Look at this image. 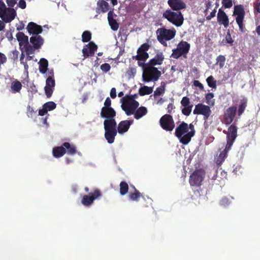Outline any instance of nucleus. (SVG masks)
<instances>
[{"label": "nucleus", "instance_id": "1", "mask_svg": "<svg viewBox=\"0 0 260 260\" xmlns=\"http://www.w3.org/2000/svg\"><path fill=\"white\" fill-rule=\"evenodd\" d=\"M176 34L174 28L167 29L165 27H160L156 31L158 41L164 46H167V41L173 39Z\"/></svg>", "mask_w": 260, "mask_h": 260}, {"label": "nucleus", "instance_id": "2", "mask_svg": "<svg viewBox=\"0 0 260 260\" xmlns=\"http://www.w3.org/2000/svg\"><path fill=\"white\" fill-rule=\"evenodd\" d=\"M120 101L122 103L121 108L127 116L133 115L134 110L139 106V102L134 100V97L128 96V95L123 97Z\"/></svg>", "mask_w": 260, "mask_h": 260}, {"label": "nucleus", "instance_id": "3", "mask_svg": "<svg viewBox=\"0 0 260 260\" xmlns=\"http://www.w3.org/2000/svg\"><path fill=\"white\" fill-rule=\"evenodd\" d=\"M162 17L174 25L181 26L184 21L183 15L181 12H174L171 9H167L162 14Z\"/></svg>", "mask_w": 260, "mask_h": 260}, {"label": "nucleus", "instance_id": "4", "mask_svg": "<svg viewBox=\"0 0 260 260\" xmlns=\"http://www.w3.org/2000/svg\"><path fill=\"white\" fill-rule=\"evenodd\" d=\"M190 48L189 43L186 41H181L178 44L177 47L172 50L170 57L177 59L183 56L184 58H186Z\"/></svg>", "mask_w": 260, "mask_h": 260}, {"label": "nucleus", "instance_id": "5", "mask_svg": "<svg viewBox=\"0 0 260 260\" xmlns=\"http://www.w3.org/2000/svg\"><path fill=\"white\" fill-rule=\"evenodd\" d=\"M143 78L144 81L149 82L151 80L157 81L161 75L160 71L154 67L143 66Z\"/></svg>", "mask_w": 260, "mask_h": 260}, {"label": "nucleus", "instance_id": "6", "mask_svg": "<svg viewBox=\"0 0 260 260\" xmlns=\"http://www.w3.org/2000/svg\"><path fill=\"white\" fill-rule=\"evenodd\" d=\"M112 122L104 121V126L105 129V138L109 144H112L114 142L115 138L117 135V131L116 129L117 123H114Z\"/></svg>", "mask_w": 260, "mask_h": 260}, {"label": "nucleus", "instance_id": "7", "mask_svg": "<svg viewBox=\"0 0 260 260\" xmlns=\"http://www.w3.org/2000/svg\"><path fill=\"white\" fill-rule=\"evenodd\" d=\"M16 16V12L11 8H7L4 2H0V17L5 23L11 22Z\"/></svg>", "mask_w": 260, "mask_h": 260}, {"label": "nucleus", "instance_id": "8", "mask_svg": "<svg viewBox=\"0 0 260 260\" xmlns=\"http://www.w3.org/2000/svg\"><path fill=\"white\" fill-rule=\"evenodd\" d=\"M150 46L148 43H144L137 50V55L133 58L138 60V64L140 67L145 66V62L149 58V54L147 51L149 49Z\"/></svg>", "mask_w": 260, "mask_h": 260}, {"label": "nucleus", "instance_id": "9", "mask_svg": "<svg viewBox=\"0 0 260 260\" xmlns=\"http://www.w3.org/2000/svg\"><path fill=\"white\" fill-rule=\"evenodd\" d=\"M188 132V124L183 121L178 126H177L175 129V135L177 137L180 142L183 145L188 144L191 141V139H184L185 134Z\"/></svg>", "mask_w": 260, "mask_h": 260}, {"label": "nucleus", "instance_id": "10", "mask_svg": "<svg viewBox=\"0 0 260 260\" xmlns=\"http://www.w3.org/2000/svg\"><path fill=\"white\" fill-rule=\"evenodd\" d=\"M234 15H236V21L239 27V30L241 32H245V25L243 23L245 12L243 6L239 5L234 7Z\"/></svg>", "mask_w": 260, "mask_h": 260}, {"label": "nucleus", "instance_id": "11", "mask_svg": "<svg viewBox=\"0 0 260 260\" xmlns=\"http://www.w3.org/2000/svg\"><path fill=\"white\" fill-rule=\"evenodd\" d=\"M205 176V171L202 169H197L190 175L189 182L191 186H200Z\"/></svg>", "mask_w": 260, "mask_h": 260}, {"label": "nucleus", "instance_id": "12", "mask_svg": "<svg viewBox=\"0 0 260 260\" xmlns=\"http://www.w3.org/2000/svg\"><path fill=\"white\" fill-rule=\"evenodd\" d=\"M16 38L19 42L20 48L22 50V47L25 49L26 54H32V48L29 43L28 36L21 31H19L16 34Z\"/></svg>", "mask_w": 260, "mask_h": 260}, {"label": "nucleus", "instance_id": "13", "mask_svg": "<svg viewBox=\"0 0 260 260\" xmlns=\"http://www.w3.org/2000/svg\"><path fill=\"white\" fill-rule=\"evenodd\" d=\"M159 123L163 129L169 132L173 131L175 126L173 117L170 114L163 115L159 120Z\"/></svg>", "mask_w": 260, "mask_h": 260}, {"label": "nucleus", "instance_id": "14", "mask_svg": "<svg viewBox=\"0 0 260 260\" xmlns=\"http://www.w3.org/2000/svg\"><path fill=\"white\" fill-rule=\"evenodd\" d=\"M102 196V192L99 189H95L93 192L89 193V195H84L81 199V203L85 206H91L94 201Z\"/></svg>", "mask_w": 260, "mask_h": 260}, {"label": "nucleus", "instance_id": "15", "mask_svg": "<svg viewBox=\"0 0 260 260\" xmlns=\"http://www.w3.org/2000/svg\"><path fill=\"white\" fill-rule=\"evenodd\" d=\"M193 113L203 115L204 120H206L210 116L211 111L209 106L199 103L196 105Z\"/></svg>", "mask_w": 260, "mask_h": 260}, {"label": "nucleus", "instance_id": "16", "mask_svg": "<svg viewBox=\"0 0 260 260\" xmlns=\"http://www.w3.org/2000/svg\"><path fill=\"white\" fill-rule=\"evenodd\" d=\"M237 137V127L235 124L231 125L228 128L226 134V145L228 147H232Z\"/></svg>", "mask_w": 260, "mask_h": 260}, {"label": "nucleus", "instance_id": "17", "mask_svg": "<svg viewBox=\"0 0 260 260\" xmlns=\"http://www.w3.org/2000/svg\"><path fill=\"white\" fill-rule=\"evenodd\" d=\"M115 116L116 112L112 108H102L101 117L106 118L104 121H107V122L112 121V123H116V121L114 119Z\"/></svg>", "mask_w": 260, "mask_h": 260}, {"label": "nucleus", "instance_id": "18", "mask_svg": "<svg viewBox=\"0 0 260 260\" xmlns=\"http://www.w3.org/2000/svg\"><path fill=\"white\" fill-rule=\"evenodd\" d=\"M237 107L235 106L228 108L223 115V122L226 125L230 124L235 117Z\"/></svg>", "mask_w": 260, "mask_h": 260}, {"label": "nucleus", "instance_id": "19", "mask_svg": "<svg viewBox=\"0 0 260 260\" xmlns=\"http://www.w3.org/2000/svg\"><path fill=\"white\" fill-rule=\"evenodd\" d=\"M98 46L93 42H90L82 49L83 56L84 58L94 55L97 50Z\"/></svg>", "mask_w": 260, "mask_h": 260}, {"label": "nucleus", "instance_id": "20", "mask_svg": "<svg viewBox=\"0 0 260 260\" xmlns=\"http://www.w3.org/2000/svg\"><path fill=\"white\" fill-rule=\"evenodd\" d=\"M55 85V81L54 78L48 77L46 80V86L44 87L45 94L48 98L52 96Z\"/></svg>", "mask_w": 260, "mask_h": 260}, {"label": "nucleus", "instance_id": "21", "mask_svg": "<svg viewBox=\"0 0 260 260\" xmlns=\"http://www.w3.org/2000/svg\"><path fill=\"white\" fill-rule=\"evenodd\" d=\"M168 4L171 10L177 12H180V10L186 7V5L182 0H168Z\"/></svg>", "mask_w": 260, "mask_h": 260}, {"label": "nucleus", "instance_id": "22", "mask_svg": "<svg viewBox=\"0 0 260 260\" xmlns=\"http://www.w3.org/2000/svg\"><path fill=\"white\" fill-rule=\"evenodd\" d=\"M217 20L220 25H223L225 28H227L229 25L228 16L221 8L218 10Z\"/></svg>", "mask_w": 260, "mask_h": 260}, {"label": "nucleus", "instance_id": "23", "mask_svg": "<svg viewBox=\"0 0 260 260\" xmlns=\"http://www.w3.org/2000/svg\"><path fill=\"white\" fill-rule=\"evenodd\" d=\"M133 123V120H125L120 121L116 127L117 132L120 134L126 133Z\"/></svg>", "mask_w": 260, "mask_h": 260}, {"label": "nucleus", "instance_id": "24", "mask_svg": "<svg viewBox=\"0 0 260 260\" xmlns=\"http://www.w3.org/2000/svg\"><path fill=\"white\" fill-rule=\"evenodd\" d=\"M165 59L164 55L161 52H158L155 56L151 59L145 66L154 67L157 65L162 64Z\"/></svg>", "mask_w": 260, "mask_h": 260}, {"label": "nucleus", "instance_id": "25", "mask_svg": "<svg viewBox=\"0 0 260 260\" xmlns=\"http://www.w3.org/2000/svg\"><path fill=\"white\" fill-rule=\"evenodd\" d=\"M30 42L32 44V54L35 49H39L44 44V39L40 36H32L30 38Z\"/></svg>", "mask_w": 260, "mask_h": 260}, {"label": "nucleus", "instance_id": "26", "mask_svg": "<svg viewBox=\"0 0 260 260\" xmlns=\"http://www.w3.org/2000/svg\"><path fill=\"white\" fill-rule=\"evenodd\" d=\"M26 28L30 35H36V36H38L43 31L42 27L40 25L33 22H29Z\"/></svg>", "mask_w": 260, "mask_h": 260}, {"label": "nucleus", "instance_id": "27", "mask_svg": "<svg viewBox=\"0 0 260 260\" xmlns=\"http://www.w3.org/2000/svg\"><path fill=\"white\" fill-rule=\"evenodd\" d=\"M231 149V147H228V146L226 145L224 150L215 158V162L218 166H220L228 156V153Z\"/></svg>", "mask_w": 260, "mask_h": 260}, {"label": "nucleus", "instance_id": "28", "mask_svg": "<svg viewBox=\"0 0 260 260\" xmlns=\"http://www.w3.org/2000/svg\"><path fill=\"white\" fill-rule=\"evenodd\" d=\"M114 12L113 11H110L108 13V20L111 28L114 30H117L119 28V23L114 19Z\"/></svg>", "mask_w": 260, "mask_h": 260}, {"label": "nucleus", "instance_id": "29", "mask_svg": "<svg viewBox=\"0 0 260 260\" xmlns=\"http://www.w3.org/2000/svg\"><path fill=\"white\" fill-rule=\"evenodd\" d=\"M109 0H98L97 2V9L102 13H106L110 9V6L108 3Z\"/></svg>", "mask_w": 260, "mask_h": 260}, {"label": "nucleus", "instance_id": "30", "mask_svg": "<svg viewBox=\"0 0 260 260\" xmlns=\"http://www.w3.org/2000/svg\"><path fill=\"white\" fill-rule=\"evenodd\" d=\"M148 112V110L145 107L141 106L138 107L136 110H134L133 115L134 118L137 120L141 118L143 116L146 115Z\"/></svg>", "mask_w": 260, "mask_h": 260}, {"label": "nucleus", "instance_id": "31", "mask_svg": "<svg viewBox=\"0 0 260 260\" xmlns=\"http://www.w3.org/2000/svg\"><path fill=\"white\" fill-rule=\"evenodd\" d=\"M67 151L65 148H64L62 145L61 146L55 147L52 150L53 155L56 158H59L62 156Z\"/></svg>", "mask_w": 260, "mask_h": 260}, {"label": "nucleus", "instance_id": "32", "mask_svg": "<svg viewBox=\"0 0 260 260\" xmlns=\"http://www.w3.org/2000/svg\"><path fill=\"white\" fill-rule=\"evenodd\" d=\"M39 63V70L41 73L45 74L46 73L48 70V60L44 58H41Z\"/></svg>", "mask_w": 260, "mask_h": 260}, {"label": "nucleus", "instance_id": "33", "mask_svg": "<svg viewBox=\"0 0 260 260\" xmlns=\"http://www.w3.org/2000/svg\"><path fill=\"white\" fill-rule=\"evenodd\" d=\"M12 93L19 92L22 88L21 83L17 80L13 81L11 85Z\"/></svg>", "mask_w": 260, "mask_h": 260}, {"label": "nucleus", "instance_id": "34", "mask_svg": "<svg viewBox=\"0 0 260 260\" xmlns=\"http://www.w3.org/2000/svg\"><path fill=\"white\" fill-rule=\"evenodd\" d=\"M62 146L67 150V153L70 155H74L76 153L77 150L76 147L73 145H71L69 142H64Z\"/></svg>", "mask_w": 260, "mask_h": 260}, {"label": "nucleus", "instance_id": "35", "mask_svg": "<svg viewBox=\"0 0 260 260\" xmlns=\"http://www.w3.org/2000/svg\"><path fill=\"white\" fill-rule=\"evenodd\" d=\"M134 187V192H130L128 194V198L129 200L133 201H138L139 199L141 196V193L138 190L135 186Z\"/></svg>", "mask_w": 260, "mask_h": 260}, {"label": "nucleus", "instance_id": "36", "mask_svg": "<svg viewBox=\"0 0 260 260\" xmlns=\"http://www.w3.org/2000/svg\"><path fill=\"white\" fill-rule=\"evenodd\" d=\"M153 92V88L147 86H144L139 88V93L141 96L148 95Z\"/></svg>", "mask_w": 260, "mask_h": 260}, {"label": "nucleus", "instance_id": "37", "mask_svg": "<svg viewBox=\"0 0 260 260\" xmlns=\"http://www.w3.org/2000/svg\"><path fill=\"white\" fill-rule=\"evenodd\" d=\"M247 100L246 98H244L240 101V104L239 106L238 110V114L239 116L241 115L244 111H245L246 107H247Z\"/></svg>", "mask_w": 260, "mask_h": 260}, {"label": "nucleus", "instance_id": "38", "mask_svg": "<svg viewBox=\"0 0 260 260\" xmlns=\"http://www.w3.org/2000/svg\"><path fill=\"white\" fill-rule=\"evenodd\" d=\"M128 190V184L124 181H121L119 184V192L121 196L126 194Z\"/></svg>", "mask_w": 260, "mask_h": 260}, {"label": "nucleus", "instance_id": "39", "mask_svg": "<svg viewBox=\"0 0 260 260\" xmlns=\"http://www.w3.org/2000/svg\"><path fill=\"white\" fill-rule=\"evenodd\" d=\"M190 129V131L188 132L185 134V137L184 139H191V138L193 137L195 135V129L194 128V125L192 123H190L188 125V129Z\"/></svg>", "mask_w": 260, "mask_h": 260}, {"label": "nucleus", "instance_id": "40", "mask_svg": "<svg viewBox=\"0 0 260 260\" xmlns=\"http://www.w3.org/2000/svg\"><path fill=\"white\" fill-rule=\"evenodd\" d=\"M165 87L166 85L165 83L164 82H162L161 83V85L157 87L156 90L154 91V96H160V95L162 94L165 92Z\"/></svg>", "mask_w": 260, "mask_h": 260}, {"label": "nucleus", "instance_id": "41", "mask_svg": "<svg viewBox=\"0 0 260 260\" xmlns=\"http://www.w3.org/2000/svg\"><path fill=\"white\" fill-rule=\"evenodd\" d=\"M214 94L213 93H207L205 95L206 102L210 106H213L215 104V100L213 99Z\"/></svg>", "mask_w": 260, "mask_h": 260}, {"label": "nucleus", "instance_id": "42", "mask_svg": "<svg viewBox=\"0 0 260 260\" xmlns=\"http://www.w3.org/2000/svg\"><path fill=\"white\" fill-rule=\"evenodd\" d=\"M208 85L212 88H216V81L212 76H210L206 79Z\"/></svg>", "mask_w": 260, "mask_h": 260}, {"label": "nucleus", "instance_id": "43", "mask_svg": "<svg viewBox=\"0 0 260 260\" xmlns=\"http://www.w3.org/2000/svg\"><path fill=\"white\" fill-rule=\"evenodd\" d=\"M91 39V34L89 31H84L82 35V41L83 42H88Z\"/></svg>", "mask_w": 260, "mask_h": 260}, {"label": "nucleus", "instance_id": "44", "mask_svg": "<svg viewBox=\"0 0 260 260\" xmlns=\"http://www.w3.org/2000/svg\"><path fill=\"white\" fill-rule=\"evenodd\" d=\"M225 57L222 55L218 56L216 58V64H218L220 69H222L225 64Z\"/></svg>", "mask_w": 260, "mask_h": 260}, {"label": "nucleus", "instance_id": "45", "mask_svg": "<svg viewBox=\"0 0 260 260\" xmlns=\"http://www.w3.org/2000/svg\"><path fill=\"white\" fill-rule=\"evenodd\" d=\"M42 107H44L47 111H52L56 107V104L53 102H48L45 103Z\"/></svg>", "mask_w": 260, "mask_h": 260}, {"label": "nucleus", "instance_id": "46", "mask_svg": "<svg viewBox=\"0 0 260 260\" xmlns=\"http://www.w3.org/2000/svg\"><path fill=\"white\" fill-rule=\"evenodd\" d=\"M192 107L193 105H191L190 106H188L186 107H183L181 110L182 113L185 116H189L191 113Z\"/></svg>", "mask_w": 260, "mask_h": 260}, {"label": "nucleus", "instance_id": "47", "mask_svg": "<svg viewBox=\"0 0 260 260\" xmlns=\"http://www.w3.org/2000/svg\"><path fill=\"white\" fill-rule=\"evenodd\" d=\"M181 104L183 107H186L192 105L190 104V100L187 96H184L182 99L181 101Z\"/></svg>", "mask_w": 260, "mask_h": 260}, {"label": "nucleus", "instance_id": "48", "mask_svg": "<svg viewBox=\"0 0 260 260\" xmlns=\"http://www.w3.org/2000/svg\"><path fill=\"white\" fill-rule=\"evenodd\" d=\"M101 69L105 73H107L111 69L110 65L108 63H104L101 66Z\"/></svg>", "mask_w": 260, "mask_h": 260}, {"label": "nucleus", "instance_id": "49", "mask_svg": "<svg viewBox=\"0 0 260 260\" xmlns=\"http://www.w3.org/2000/svg\"><path fill=\"white\" fill-rule=\"evenodd\" d=\"M24 56V54L23 52H22L20 55V63L24 66V70L26 71L28 69V65L27 64L26 61H24L23 60Z\"/></svg>", "mask_w": 260, "mask_h": 260}, {"label": "nucleus", "instance_id": "50", "mask_svg": "<svg viewBox=\"0 0 260 260\" xmlns=\"http://www.w3.org/2000/svg\"><path fill=\"white\" fill-rule=\"evenodd\" d=\"M222 4L225 8H230L233 6L232 0H222Z\"/></svg>", "mask_w": 260, "mask_h": 260}, {"label": "nucleus", "instance_id": "51", "mask_svg": "<svg viewBox=\"0 0 260 260\" xmlns=\"http://www.w3.org/2000/svg\"><path fill=\"white\" fill-rule=\"evenodd\" d=\"M136 73V70L134 68H129L126 71V74L129 77H134Z\"/></svg>", "mask_w": 260, "mask_h": 260}, {"label": "nucleus", "instance_id": "52", "mask_svg": "<svg viewBox=\"0 0 260 260\" xmlns=\"http://www.w3.org/2000/svg\"><path fill=\"white\" fill-rule=\"evenodd\" d=\"M35 113L34 109L30 106L28 105L27 107V115L28 117H32L33 114Z\"/></svg>", "mask_w": 260, "mask_h": 260}, {"label": "nucleus", "instance_id": "53", "mask_svg": "<svg viewBox=\"0 0 260 260\" xmlns=\"http://www.w3.org/2000/svg\"><path fill=\"white\" fill-rule=\"evenodd\" d=\"M253 9L254 13H260V2L253 3Z\"/></svg>", "mask_w": 260, "mask_h": 260}, {"label": "nucleus", "instance_id": "54", "mask_svg": "<svg viewBox=\"0 0 260 260\" xmlns=\"http://www.w3.org/2000/svg\"><path fill=\"white\" fill-rule=\"evenodd\" d=\"M230 203V200L226 198H223L220 201V204L223 206H226Z\"/></svg>", "mask_w": 260, "mask_h": 260}, {"label": "nucleus", "instance_id": "55", "mask_svg": "<svg viewBox=\"0 0 260 260\" xmlns=\"http://www.w3.org/2000/svg\"><path fill=\"white\" fill-rule=\"evenodd\" d=\"M111 100L110 99V98L108 97L106 98L105 102H104V107L102 108H111Z\"/></svg>", "mask_w": 260, "mask_h": 260}, {"label": "nucleus", "instance_id": "56", "mask_svg": "<svg viewBox=\"0 0 260 260\" xmlns=\"http://www.w3.org/2000/svg\"><path fill=\"white\" fill-rule=\"evenodd\" d=\"M193 85L196 87H198L200 90H204V86L198 80H194L193 82Z\"/></svg>", "mask_w": 260, "mask_h": 260}, {"label": "nucleus", "instance_id": "57", "mask_svg": "<svg viewBox=\"0 0 260 260\" xmlns=\"http://www.w3.org/2000/svg\"><path fill=\"white\" fill-rule=\"evenodd\" d=\"M7 60V59L6 55L3 53L0 52V65L6 62Z\"/></svg>", "mask_w": 260, "mask_h": 260}, {"label": "nucleus", "instance_id": "58", "mask_svg": "<svg viewBox=\"0 0 260 260\" xmlns=\"http://www.w3.org/2000/svg\"><path fill=\"white\" fill-rule=\"evenodd\" d=\"M19 52L17 50H14L11 52V59L14 60L18 59Z\"/></svg>", "mask_w": 260, "mask_h": 260}, {"label": "nucleus", "instance_id": "59", "mask_svg": "<svg viewBox=\"0 0 260 260\" xmlns=\"http://www.w3.org/2000/svg\"><path fill=\"white\" fill-rule=\"evenodd\" d=\"M6 2L9 8H13L17 3V0H6Z\"/></svg>", "mask_w": 260, "mask_h": 260}, {"label": "nucleus", "instance_id": "60", "mask_svg": "<svg viewBox=\"0 0 260 260\" xmlns=\"http://www.w3.org/2000/svg\"><path fill=\"white\" fill-rule=\"evenodd\" d=\"M216 13V10L214 9L211 13L210 14L207 16H206L207 20H210L212 18H213L215 16Z\"/></svg>", "mask_w": 260, "mask_h": 260}, {"label": "nucleus", "instance_id": "61", "mask_svg": "<svg viewBox=\"0 0 260 260\" xmlns=\"http://www.w3.org/2000/svg\"><path fill=\"white\" fill-rule=\"evenodd\" d=\"M19 7L21 8L22 9H24L26 8V2L24 0H20L18 2V4Z\"/></svg>", "mask_w": 260, "mask_h": 260}, {"label": "nucleus", "instance_id": "62", "mask_svg": "<svg viewBox=\"0 0 260 260\" xmlns=\"http://www.w3.org/2000/svg\"><path fill=\"white\" fill-rule=\"evenodd\" d=\"M6 36L9 41H12L13 40L12 32L11 31H7L6 34Z\"/></svg>", "mask_w": 260, "mask_h": 260}, {"label": "nucleus", "instance_id": "63", "mask_svg": "<svg viewBox=\"0 0 260 260\" xmlns=\"http://www.w3.org/2000/svg\"><path fill=\"white\" fill-rule=\"evenodd\" d=\"M47 112L48 111L46 110V109L44 107H43L42 109H40L39 110V115L42 116H44L47 113Z\"/></svg>", "mask_w": 260, "mask_h": 260}, {"label": "nucleus", "instance_id": "64", "mask_svg": "<svg viewBox=\"0 0 260 260\" xmlns=\"http://www.w3.org/2000/svg\"><path fill=\"white\" fill-rule=\"evenodd\" d=\"M110 96L112 99H115L116 96V90L114 87L112 88L110 91Z\"/></svg>", "mask_w": 260, "mask_h": 260}]
</instances>
